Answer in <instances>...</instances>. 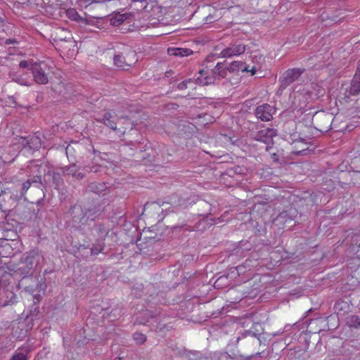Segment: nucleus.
Listing matches in <instances>:
<instances>
[{
    "label": "nucleus",
    "mask_w": 360,
    "mask_h": 360,
    "mask_svg": "<svg viewBox=\"0 0 360 360\" xmlns=\"http://www.w3.org/2000/svg\"><path fill=\"white\" fill-rule=\"evenodd\" d=\"M246 46L243 44H231L227 48L223 49L220 53L222 58H231L235 56H239L245 51Z\"/></svg>",
    "instance_id": "nucleus-10"
},
{
    "label": "nucleus",
    "mask_w": 360,
    "mask_h": 360,
    "mask_svg": "<svg viewBox=\"0 0 360 360\" xmlns=\"http://www.w3.org/2000/svg\"><path fill=\"white\" fill-rule=\"evenodd\" d=\"M203 70H200L199 73L200 74L201 77H199L196 80L198 83L202 84V85H209L211 84H213L216 79L215 76H214L212 74L210 76H206L205 77H202L203 75Z\"/></svg>",
    "instance_id": "nucleus-22"
},
{
    "label": "nucleus",
    "mask_w": 360,
    "mask_h": 360,
    "mask_svg": "<svg viewBox=\"0 0 360 360\" xmlns=\"http://www.w3.org/2000/svg\"><path fill=\"white\" fill-rule=\"evenodd\" d=\"M16 236V233L13 231H6V234L4 235V236L5 237H12V236Z\"/></svg>",
    "instance_id": "nucleus-36"
},
{
    "label": "nucleus",
    "mask_w": 360,
    "mask_h": 360,
    "mask_svg": "<svg viewBox=\"0 0 360 360\" xmlns=\"http://www.w3.org/2000/svg\"><path fill=\"white\" fill-rule=\"evenodd\" d=\"M53 180L57 181V183H62L63 182V180L61 179V178L60 177L59 174H55L53 176Z\"/></svg>",
    "instance_id": "nucleus-38"
},
{
    "label": "nucleus",
    "mask_w": 360,
    "mask_h": 360,
    "mask_svg": "<svg viewBox=\"0 0 360 360\" xmlns=\"http://www.w3.org/2000/svg\"><path fill=\"white\" fill-rule=\"evenodd\" d=\"M274 109L268 103L257 106L255 109V116L263 122H268L273 117Z\"/></svg>",
    "instance_id": "nucleus-7"
},
{
    "label": "nucleus",
    "mask_w": 360,
    "mask_h": 360,
    "mask_svg": "<svg viewBox=\"0 0 360 360\" xmlns=\"http://www.w3.org/2000/svg\"><path fill=\"white\" fill-rule=\"evenodd\" d=\"M335 311L339 315H344L350 310L349 304L344 300H338L334 305Z\"/></svg>",
    "instance_id": "nucleus-17"
},
{
    "label": "nucleus",
    "mask_w": 360,
    "mask_h": 360,
    "mask_svg": "<svg viewBox=\"0 0 360 360\" xmlns=\"http://www.w3.org/2000/svg\"><path fill=\"white\" fill-rule=\"evenodd\" d=\"M274 136H275V131L273 129H266L259 131L256 135L255 139L269 145L272 143Z\"/></svg>",
    "instance_id": "nucleus-13"
},
{
    "label": "nucleus",
    "mask_w": 360,
    "mask_h": 360,
    "mask_svg": "<svg viewBox=\"0 0 360 360\" xmlns=\"http://www.w3.org/2000/svg\"><path fill=\"white\" fill-rule=\"evenodd\" d=\"M304 72V69L291 68L286 70L280 79V89L283 90L296 81Z\"/></svg>",
    "instance_id": "nucleus-4"
},
{
    "label": "nucleus",
    "mask_w": 360,
    "mask_h": 360,
    "mask_svg": "<svg viewBox=\"0 0 360 360\" xmlns=\"http://www.w3.org/2000/svg\"><path fill=\"white\" fill-rule=\"evenodd\" d=\"M218 360H233L232 357L227 353H220L218 357Z\"/></svg>",
    "instance_id": "nucleus-34"
},
{
    "label": "nucleus",
    "mask_w": 360,
    "mask_h": 360,
    "mask_svg": "<svg viewBox=\"0 0 360 360\" xmlns=\"http://www.w3.org/2000/svg\"><path fill=\"white\" fill-rule=\"evenodd\" d=\"M103 248H104V243H101L91 248V254L92 255H98L103 250Z\"/></svg>",
    "instance_id": "nucleus-31"
},
{
    "label": "nucleus",
    "mask_w": 360,
    "mask_h": 360,
    "mask_svg": "<svg viewBox=\"0 0 360 360\" xmlns=\"http://www.w3.org/2000/svg\"><path fill=\"white\" fill-rule=\"evenodd\" d=\"M86 168L89 169L88 170L89 172L97 173L100 172L101 167L100 165H92L91 167H86L85 170H87Z\"/></svg>",
    "instance_id": "nucleus-33"
},
{
    "label": "nucleus",
    "mask_w": 360,
    "mask_h": 360,
    "mask_svg": "<svg viewBox=\"0 0 360 360\" xmlns=\"http://www.w3.org/2000/svg\"><path fill=\"white\" fill-rule=\"evenodd\" d=\"M85 212L86 214L87 219L94 221L95 218H96L98 215L101 214V211L100 209L97 208L96 206L91 205V207H86Z\"/></svg>",
    "instance_id": "nucleus-19"
},
{
    "label": "nucleus",
    "mask_w": 360,
    "mask_h": 360,
    "mask_svg": "<svg viewBox=\"0 0 360 360\" xmlns=\"http://www.w3.org/2000/svg\"><path fill=\"white\" fill-rule=\"evenodd\" d=\"M70 214L73 225L76 227H79L81 225H84L88 221L85 207H82L81 205L75 204L73 205L70 210Z\"/></svg>",
    "instance_id": "nucleus-5"
},
{
    "label": "nucleus",
    "mask_w": 360,
    "mask_h": 360,
    "mask_svg": "<svg viewBox=\"0 0 360 360\" xmlns=\"http://www.w3.org/2000/svg\"><path fill=\"white\" fill-rule=\"evenodd\" d=\"M52 37L53 41L56 42L68 41L72 39L70 32L68 30L63 28L56 29L52 34Z\"/></svg>",
    "instance_id": "nucleus-15"
},
{
    "label": "nucleus",
    "mask_w": 360,
    "mask_h": 360,
    "mask_svg": "<svg viewBox=\"0 0 360 360\" xmlns=\"http://www.w3.org/2000/svg\"><path fill=\"white\" fill-rule=\"evenodd\" d=\"M37 62H34L33 60H21L19 63V66L21 68H26L32 72V68L36 65Z\"/></svg>",
    "instance_id": "nucleus-28"
},
{
    "label": "nucleus",
    "mask_w": 360,
    "mask_h": 360,
    "mask_svg": "<svg viewBox=\"0 0 360 360\" xmlns=\"http://www.w3.org/2000/svg\"><path fill=\"white\" fill-rule=\"evenodd\" d=\"M226 70L224 68V65L221 63H218L212 71V75L215 76V78L221 79L224 78L226 75Z\"/></svg>",
    "instance_id": "nucleus-20"
},
{
    "label": "nucleus",
    "mask_w": 360,
    "mask_h": 360,
    "mask_svg": "<svg viewBox=\"0 0 360 360\" xmlns=\"http://www.w3.org/2000/svg\"><path fill=\"white\" fill-rule=\"evenodd\" d=\"M84 170L85 169L82 170L81 167L75 164H72L62 168L64 176H72L76 180H82L84 178L86 172Z\"/></svg>",
    "instance_id": "nucleus-8"
},
{
    "label": "nucleus",
    "mask_w": 360,
    "mask_h": 360,
    "mask_svg": "<svg viewBox=\"0 0 360 360\" xmlns=\"http://www.w3.org/2000/svg\"><path fill=\"white\" fill-rule=\"evenodd\" d=\"M17 302V295L9 288L0 290V308L12 305Z\"/></svg>",
    "instance_id": "nucleus-6"
},
{
    "label": "nucleus",
    "mask_w": 360,
    "mask_h": 360,
    "mask_svg": "<svg viewBox=\"0 0 360 360\" xmlns=\"http://www.w3.org/2000/svg\"><path fill=\"white\" fill-rule=\"evenodd\" d=\"M105 189H106V186L103 183L92 182L87 187V190L89 191H91V192H93L95 193H98V194L105 191Z\"/></svg>",
    "instance_id": "nucleus-21"
},
{
    "label": "nucleus",
    "mask_w": 360,
    "mask_h": 360,
    "mask_svg": "<svg viewBox=\"0 0 360 360\" xmlns=\"http://www.w3.org/2000/svg\"><path fill=\"white\" fill-rule=\"evenodd\" d=\"M186 356L188 360H209L207 357L197 351L189 352Z\"/></svg>",
    "instance_id": "nucleus-26"
},
{
    "label": "nucleus",
    "mask_w": 360,
    "mask_h": 360,
    "mask_svg": "<svg viewBox=\"0 0 360 360\" xmlns=\"http://www.w3.org/2000/svg\"><path fill=\"white\" fill-rule=\"evenodd\" d=\"M131 54L134 57L135 56V54H134L133 52H131Z\"/></svg>",
    "instance_id": "nucleus-40"
},
{
    "label": "nucleus",
    "mask_w": 360,
    "mask_h": 360,
    "mask_svg": "<svg viewBox=\"0 0 360 360\" xmlns=\"http://www.w3.org/2000/svg\"><path fill=\"white\" fill-rule=\"evenodd\" d=\"M114 64L120 68L124 69L125 68L131 66L132 64L137 61V58H127L122 54H116L113 58Z\"/></svg>",
    "instance_id": "nucleus-12"
},
{
    "label": "nucleus",
    "mask_w": 360,
    "mask_h": 360,
    "mask_svg": "<svg viewBox=\"0 0 360 360\" xmlns=\"http://www.w3.org/2000/svg\"><path fill=\"white\" fill-rule=\"evenodd\" d=\"M41 259V256L37 250H32L30 252H25L21 257L20 267L16 271V273L22 276L20 284L24 286L25 289L27 291H33L35 286L38 285V283L35 281L34 285L31 286L25 285L28 281L34 279L32 277L27 276V275L39 263Z\"/></svg>",
    "instance_id": "nucleus-1"
},
{
    "label": "nucleus",
    "mask_w": 360,
    "mask_h": 360,
    "mask_svg": "<svg viewBox=\"0 0 360 360\" xmlns=\"http://www.w3.org/2000/svg\"><path fill=\"white\" fill-rule=\"evenodd\" d=\"M227 70L229 72H249L250 71L252 75H254L256 72L255 68L253 67L251 70H249L248 67L245 66V64L241 61H233L232 62L229 66L227 68Z\"/></svg>",
    "instance_id": "nucleus-14"
},
{
    "label": "nucleus",
    "mask_w": 360,
    "mask_h": 360,
    "mask_svg": "<svg viewBox=\"0 0 360 360\" xmlns=\"http://www.w3.org/2000/svg\"><path fill=\"white\" fill-rule=\"evenodd\" d=\"M188 82L187 80L186 81H183L181 82H180L179 84H178V89L179 90H184V89H186L187 88V83Z\"/></svg>",
    "instance_id": "nucleus-35"
},
{
    "label": "nucleus",
    "mask_w": 360,
    "mask_h": 360,
    "mask_svg": "<svg viewBox=\"0 0 360 360\" xmlns=\"http://www.w3.org/2000/svg\"><path fill=\"white\" fill-rule=\"evenodd\" d=\"M95 231H96L99 238L103 240L108 233L109 229L105 227L103 224H100L95 226Z\"/></svg>",
    "instance_id": "nucleus-25"
},
{
    "label": "nucleus",
    "mask_w": 360,
    "mask_h": 360,
    "mask_svg": "<svg viewBox=\"0 0 360 360\" xmlns=\"http://www.w3.org/2000/svg\"><path fill=\"white\" fill-rule=\"evenodd\" d=\"M11 79L21 85L29 86L28 82L23 79L20 75L17 73L10 74Z\"/></svg>",
    "instance_id": "nucleus-27"
},
{
    "label": "nucleus",
    "mask_w": 360,
    "mask_h": 360,
    "mask_svg": "<svg viewBox=\"0 0 360 360\" xmlns=\"http://www.w3.org/2000/svg\"><path fill=\"white\" fill-rule=\"evenodd\" d=\"M10 360H27V358L25 354L22 352H17Z\"/></svg>",
    "instance_id": "nucleus-32"
},
{
    "label": "nucleus",
    "mask_w": 360,
    "mask_h": 360,
    "mask_svg": "<svg viewBox=\"0 0 360 360\" xmlns=\"http://www.w3.org/2000/svg\"><path fill=\"white\" fill-rule=\"evenodd\" d=\"M134 340L139 345L143 344L146 340V337L145 335L141 333H135L133 335Z\"/></svg>",
    "instance_id": "nucleus-29"
},
{
    "label": "nucleus",
    "mask_w": 360,
    "mask_h": 360,
    "mask_svg": "<svg viewBox=\"0 0 360 360\" xmlns=\"http://www.w3.org/2000/svg\"><path fill=\"white\" fill-rule=\"evenodd\" d=\"M97 121L104 124L113 131H120L122 134L125 132V127H123V129H118L117 128V115L115 112H105L103 117L101 119H98Z\"/></svg>",
    "instance_id": "nucleus-9"
},
{
    "label": "nucleus",
    "mask_w": 360,
    "mask_h": 360,
    "mask_svg": "<svg viewBox=\"0 0 360 360\" xmlns=\"http://www.w3.org/2000/svg\"><path fill=\"white\" fill-rule=\"evenodd\" d=\"M297 213L295 207H289L278 215L277 220L283 223L292 221L297 216Z\"/></svg>",
    "instance_id": "nucleus-11"
},
{
    "label": "nucleus",
    "mask_w": 360,
    "mask_h": 360,
    "mask_svg": "<svg viewBox=\"0 0 360 360\" xmlns=\"http://www.w3.org/2000/svg\"><path fill=\"white\" fill-rule=\"evenodd\" d=\"M325 118L328 119V122H329L330 116L328 115H323Z\"/></svg>",
    "instance_id": "nucleus-39"
},
{
    "label": "nucleus",
    "mask_w": 360,
    "mask_h": 360,
    "mask_svg": "<svg viewBox=\"0 0 360 360\" xmlns=\"http://www.w3.org/2000/svg\"><path fill=\"white\" fill-rule=\"evenodd\" d=\"M360 94V63L359 64L355 75L351 82L342 85L340 95V101L343 103H347L350 101L352 96H356Z\"/></svg>",
    "instance_id": "nucleus-2"
},
{
    "label": "nucleus",
    "mask_w": 360,
    "mask_h": 360,
    "mask_svg": "<svg viewBox=\"0 0 360 360\" xmlns=\"http://www.w3.org/2000/svg\"><path fill=\"white\" fill-rule=\"evenodd\" d=\"M19 143H21L23 146H27L30 148H32L34 147L31 146V143H35L36 147H37V145L40 143V141L39 139L37 136L32 137L30 141L27 140V139L25 137H20L19 139Z\"/></svg>",
    "instance_id": "nucleus-23"
},
{
    "label": "nucleus",
    "mask_w": 360,
    "mask_h": 360,
    "mask_svg": "<svg viewBox=\"0 0 360 360\" xmlns=\"http://www.w3.org/2000/svg\"><path fill=\"white\" fill-rule=\"evenodd\" d=\"M49 70L48 65L44 61L36 63L32 68V75L36 83L46 84L49 82V75L46 71Z\"/></svg>",
    "instance_id": "nucleus-3"
},
{
    "label": "nucleus",
    "mask_w": 360,
    "mask_h": 360,
    "mask_svg": "<svg viewBox=\"0 0 360 360\" xmlns=\"http://www.w3.org/2000/svg\"><path fill=\"white\" fill-rule=\"evenodd\" d=\"M68 17L73 20H77L79 14L75 8H70L66 11Z\"/></svg>",
    "instance_id": "nucleus-30"
},
{
    "label": "nucleus",
    "mask_w": 360,
    "mask_h": 360,
    "mask_svg": "<svg viewBox=\"0 0 360 360\" xmlns=\"http://www.w3.org/2000/svg\"><path fill=\"white\" fill-rule=\"evenodd\" d=\"M347 325L355 328L360 327V318L356 315H349L346 319Z\"/></svg>",
    "instance_id": "nucleus-24"
},
{
    "label": "nucleus",
    "mask_w": 360,
    "mask_h": 360,
    "mask_svg": "<svg viewBox=\"0 0 360 360\" xmlns=\"http://www.w3.org/2000/svg\"><path fill=\"white\" fill-rule=\"evenodd\" d=\"M6 44H18V41L15 39H8L6 41Z\"/></svg>",
    "instance_id": "nucleus-37"
},
{
    "label": "nucleus",
    "mask_w": 360,
    "mask_h": 360,
    "mask_svg": "<svg viewBox=\"0 0 360 360\" xmlns=\"http://www.w3.org/2000/svg\"><path fill=\"white\" fill-rule=\"evenodd\" d=\"M167 53L169 56L183 57L191 55L193 53V51L188 49L169 48L167 49Z\"/></svg>",
    "instance_id": "nucleus-18"
},
{
    "label": "nucleus",
    "mask_w": 360,
    "mask_h": 360,
    "mask_svg": "<svg viewBox=\"0 0 360 360\" xmlns=\"http://www.w3.org/2000/svg\"><path fill=\"white\" fill-rule=\"evenodd\" d=\"M32 186L37 188H41L43 187L41 183V178L40 176H35L33 179H28L22 184V191L26 192Z\"/></svg>",
    "instance_id": "nucleus-16"
}]
</instances>
